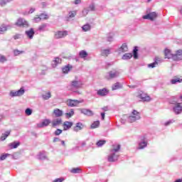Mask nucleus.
<instances>
[{
  "label": "nucleus",
  "mask_w": 182,
  "mask_h": 182,
  "mask_svg": "<svg viewBox=\"0 0 182 182\" xmlns=\"http://www.w3.org/2000/svg\"><path fill=\"white\" fill-rule=\"evenodd\" d=\"M112 149L111 150L110 155L108 156V161H117L119 159V154H117V151L120 150V145H113Z\"/></svg>",
  "instance_id": "f257e3e1"
},
{
  "label": "nucleus",
  "mask_w": 182,
  "mask_h": 182,
  "mask_svg": "<svg viewBox=\"0 0 182 182\" xmlns=\"http://www.w3.org/2000/svg\"><path fill=\"white\" fill-rule=\"evenodd\" d=\"M119 75L120 73L116 70H112L107 73L105 75V79L107 80H112V79H115V77H119Z\"/></svg>",
  "instance_id": "f03ea898"
},
{
  "label": "nucleus",
  "mask_w": 182,
  "mask_h": 182,
  "mask_svg": "<svg viewBox=\"0 0 182 182\" xmlns=\"http://www.w3.org/2000/svg\"><path fill=\"white\" fill-rule=\"evenodd\" d=\"M83 86V84L81 81H72L71 85H70L68 87V90H71L72 92H76L77 89H80Z\"/></svg>",
  "instance_id": "7ed1b4c3"
},
{
  "label": "nucleus",
  "mask_w": 182,
  "mask_h": 182,
  "mask_svg": "<svg viewBox=\"0 0 182 182\" xmlns=\"http://www.w3.org/2000/svg\"><path fill=\"white\" fill-rule=\"evenodd\" d=\"M136 120H140V113L136 110H134L132 112V116H129L128 117V122H129V123H133L136 122Z\"/></svg>",
  "instance_id": "20e7f679"
},
{
  "label": "nucleus",
  "mask_w": 182,
  "mask_h": 182,
  "mask_svg": "<svg viewBox=\"0 0 182 182\" xmlns=\"http://www.w3.org/2000/svg\"><path fill=\"white\" fill-rule=\"evenodd\" d=\"M16 26H19L20 28H28V26H29L28 21H26L23 18H18L16 22Z\"/></svg>",
  "instance_id": "39448f33"
},
{
  "label": "nucleus",
  "mask_w": 182,
  "mask_h": 182,
  "mask_svg": "<svg viewBox=\"0 0 182 182\" xmlns=\"http://www.w3.org/2000/svg\"><path fill=\"white\" fill-rule=\"evenodd\" d=\"M82 101H79L77 100H68L67 101L68 106H70V107H75L77 106L80 103H82Z\"/></svg>",
  "instance_id": "423d86ee"
},
{
  "label": "nucleus",
  "mask_w": 182,
  "mask_h": 182,
  "mask_svg": "<svg viewBox=\"0 0 182 182\" xmlns=\"http://www.w3.org/2000/svg\"><path fill=\"white\" fill-rule=\"evenodd\" d=\"M144 19H149L150 21H154L157 18V13L151 12L143 16Z\"/></svg>",
  "instance_id": "0eeeda50"
},
{
  "label": "nucleus",
  "mask_w": 182,
  "mask_h": 182,
  "mask_svg": "<svg viewBox=\"0 0 182 182\" xmlns=\"http://www.w3.org/2000/svg\"><path fill=\"white\" fill-rule=\"evenodd\" d=\"M23 93H25V90H23V88H21L19 90L16 92L11 91L10 92V96H11V97H14L15 96H22Z\"/></svg>",
  "instance_id": "6e6552de"
},
{
  "label": "nucleus",
  "mask_w": 182,
  "mask_h": 182,
  "mask_svg": "<svg viewBox=\"0 0 182 182\" xmlns=\"http://www.w3.org/2000/svg\"><path fill=\"white\" fill-rule=\"evenodd\" d=\"M163 60L160 57H156L154 63L148 65V68H156L159 65V63H161Z\"/></svg>",
  "instance_id": "1a4fd4ad"
},
{
  "label": "nucleus",
  "mask_w": 182,
  "mask_h": 182,
  "mask_svg": "<svg viewBox=\"0 0 182 182\" xmlns=\"http://www.w3.org/2000/svg\"><path fill=\"white\" fill-rule=\"evenodd\" d=\"M173 60H182V50H178L173 56Z\"/></svg>",
  "instance_id": "9d476101"
},
{
  "label": "nucleus",
  "mask_w": 182,
  "mask_h": 182,
  "mask_svg": "<svg viewBox=\"0 0 182 182\" xmlns=\"http://www.w3.org/2000/svg\"><path fill=\"white\" fill-rule=\"evenodd\" d=\"M68 31H58L55 34V39H60V38H65L67 36Z\"/></svg>",
  "instance_id": "9b49d317"
},
{
  "label": "nucleus",
  "mask_w": 182,
  "mask_h": 182,
  "mask_svg": "<svg viewBox=\"0 0 182 182\" xmlns=\"http://www.w3.org/2000/svg\"><path fill=\"white\" fill-rule=\"evenodd\" d=\"M138 97H139V99H141V100H143L144 102H150V97L148 96V95L144 92L140 93L138 95Z\"/></svg>",
  "instance_id": "f8f14e48"
},
{
  "label": "nucleus",
  "mask_w": 182,
  "mask_h": 182,
  "mask_svg": "<svg viewBox=\"0 0 182 182\" xmlns=\"http://www.w3.org/2000/svg\"><path fill=\"white\" fill-rule=\"evenodd\" d=\"M72 126H73V122L65 121L63 124V127L64 130H69V129L72 128Z\"/></svg>",
  "instance_id": "ddd939ff"
},
{
  "label": "nucleus",
  "mask_w": 182,
  "mask_h": 182,
  "mask_svg": "<svg viewBox=\"0 0 182 182\" xmlns=\"http://www.w3.org/2000/svg\"><path fill=\"white\" fill-rule=\"evenodd\" d=\"M51 124L53 127H56V126H60V124H62V119L61 118L54 119L51 122Z\"/></svg>",
  "instance_id": "4468645a"
},
{
  "label": "nucleus",
  "mask_w": 182,
  "mask_h": 182,
  "mask_svg": "<svg viewBox=\"0 0 182 182\" xmlns=\"http://www.w3.org/2000/svg\"><path fill=\"white\" fill-rule=\"evenodd\" d=\"M50 124V121L49 119H44L41 123L38 124V127H46Z\"/></svg>",
  "instance_id": "2eb2a0df"
},
{
  "label": "nucleus",
  "mask_w": 182,
  "mask_h": 182,
  "mask_svg": "<svg viewBox=\"0 0 182 182\" xmlns=\"http://www.w3.org/2000/svg\"><path fill=\"white\" fill-rule=\"evenodd\" d=\"M165 58L166 59H173V56H174V54H171V51L168 49H165L164 51Z\"/></svg>",
  "instance_id": "dca6fc26"
},
{
  "label": "nucleus",
  "mask_w": 182,
  "mask_h": 182,
  "mask_svg": "<svg viewBox=\"0 0 182 182\" xmlns=\"http://www.w3.org/2000/svg\"><path fill=\"white\" fill-rule=\"evenodd\" d=\"M26 35L28 38V39H32L33 38V35H35V31L33 28H31L28 31H26Z\"/></svg>",
  "instance_id": "f3484780"
},
{
  "label": "nucleus",
  "mask_w": 182,
  "mask_h": 182,
  "mask_svg": "<svg viewBox=\"0 0 182 182\" xmlns=\"http://www.w3.org/2000/svg\"><path fill=\"white\" fill-rule=\"evenodd\" d=\"M53 114H55V117H62L63 116V111L57 108L54 109Z\"/></svg>",
  "instance_id": "a211bd4d"
},
{
  "label": "nucleus",
  "mask_w": 182,
  "mask_h": 182,
  "mask_svg": "<svg viewBox=\"0 0 182 182\" xmlns=\"http://www.w3.org/2000/svg\"><path fill=\"white\" fill-rule=\"evenodd\" d=\"M81 113L86 116H93V112L87 109H82L80 110Z\"/></svg>",
  "instance_id": "6ab92c4d"
},
{
  "label": "nucleus",
  "mask_w": 182,
  "mask_h": 182,
  "mask_svg": "<svg viewBox=\"0 0 182 182\" xmlns=\"http://www.w3.org/2000/svg\"><path fill=\"white\" fill-rule=\"evenodd\" d=\"M110 50H111L110 49H102V50H101L102 56H105V57L109 56V55H110L112 53V52Z\"/></svg>",
  "instance_id": "aec40b11"
},
{
  "label": "nucleus",
  "mask_w": 182,
  "mask_h": 182,
  "mask_svg": "<svg viewBox=\"0 0 182 182\" xmlns=\"http://www.w3.org/2000/svg\"><path fill=\"white\" fill-rule=\"evenodd\" d=\"M182 78H179L178 77H174L173 79L171 80V83L172 85H176V83H181Z\"/></svg>",
  "instance_id": "412c9836"
},
{
  "label": "nucleus",
  "mask_w": 182,
  "mask_h": 182,
  "mask_svg": "<svg viewBox=\"0 0 182 182\" xmlns=\"http://www.w3.org/2000/svg\"><path fill=\"white\" fill-rule=\"evenodd\" d=\"M83 129V124L78 122L76 124V126L74 127L73 130L74 132H79L80 130H82Z\"/></svg>",
  "instance_id": "4be33fe9"
},
{
  "label": "nucleus",
  "mask_w": 182,
  "mask_h": 182,
  "mask_svg": "<svg viewBox=\"0 0 182 182\" xmlns=\"http://www.w3.org/2000/svg\"><path fill=\"white\" fill-rule=\"evenodd\" d=\"M108 93L109 92L106 89H102L97 91V95H99V96H106Z\"/></svg>",
  "instance_id": "5701e85b"
},
{
  "label": "nucleus",
  "mask_w": 182,
  "mask_h": 182,
  "mask_svg": "<svg viewBox=\"0 0 182 182\" xmlns=\"http://www.w3.org/2000/svg\"><path fill=\"white\" fill-rule=\"evenodd\" d=\"M19 144H21V143H19V141H14L13 143H10L9 144V149H16Z\"/></svg>",
  "instance_id": "b1692460"
},
{
  "label": "nucleus",
  "mask_w": 182,
  "mask_h": 182,
  "mask_svg": "<svg viewBox=\"0 0 182 182\" xmlns=\"http://www.w3.org/2000/svg\"><path fill=\"white\" fill-rule=\"evenodd\" d=\"M119 52H127L129 50V48L127 47V44L124 43L121 46V48H119Z\"/></svg>",
  "instance_id": "393cba45"
},
{
  "label": "nucleus",
  "mask_w": 182,
  "mask_h": 182,
  "mask_svg": "<svg viewBox=\"0 0 182 182\" xmlns=\"http://www.w3.org/2000/svg\"><path fill=\"white\" fill-rule=\"evenodd\" d=\"M11 134V131H7L4 134H2L0 139L1 141H4V140H6V137Z\"/></svg>",
  "instance_id": "a878e982"
},
{
  "label": "nucleus",
  "mask_w": 182,
  "mask_h": 182,
  "mask_svg": "<svg viewBox=\"0 0 182 182\" xmlns=\"http://www.w3.org/2000/svg\"><path fill=\"white\" fill-rule=\"evenodd\" d=\"M73 114H75V111H73V109H71L68 112L65 113V117L67 119H70V117H72Z\"/></svg>",
  "instance_id": "bb28decb"
},
{
  "label": "nucleus",
  "mask_w": 182,
  "mask_h": 182,
  "mask_svg": "<svg viewBox=\"0 0 182 182\" xmlns=\"http://www.w3.org/2000/svg\"><path fill=\"white\" fill-rule=\"evenodd\" d=\"M62 63V60L59 58H55V60L53 61V68H56V65Z\"/></svg>",
  "instance_id": "cd10ccee"
},
{
  "label": "nucleus",
  "mask_w": 182,
  "mask_h": 182,
  "mask_svg": "<svg viewBox=\"0 0 182 182\" xmlns=\"http://www.w3.org/2000/svg\"><path fill=\"white\" fill-rule=\"evenodd\" d=\"M122 87V84H120L119 82H116L112 85V90H117V89H121Z\"/></svg>",
  "instance_id": "c85d7f7f"
},
{
  "label": "nucleus",
  "mask_w": 182,
  "mask_h": 182,
  "mask_svg": "<svg viewBox=\"0 0 182 182\" xmlns=\"http://www.w3.org/2000/svg\"><path fill=\"white\" fill-rule=\"evenodd\" d=\"M132 58H133V54L132 53H126L122 56L124 60L132 59Z\"/></svg>",
  "instance_id": "c756f323"
},
{
  "label": "nucleus",
  "mask_w": 182,
  "mask_h": 182,
  "mask_svg": "<svg viewBox=\"0 0 182 182\" xmlns=\"http://www.w3.org/2000/svg\"><path fill=\"white\" fill-rule=\"evenodd\" d=\"M79 55H80V58L85 59L87 56V53L85 50H81Z\"/></svg>",
  "instance_id": "7c9ffc66"
},
{
  "label": "nucleus",
  "mask_w": 182,
  "mask_h": 182,
  "mask_svg": "<svg viewBox=\"0 0 182 182\" xmlns=\"http://www.w3.org/2000/svg\"><path fill=\"white\" fill-rule=\"evenodd\" d=\"M147 146V142L146 141H141L139 144V148L138 149H144Z\"/></svg>",
  "instance_id": "2f4dec72"
},
{
  "label": "nucleus",
  "mask_w": 182,
  "mask_h": 182,
  "mask_svg": "<svg viewBox=\"0 0 182 182\" xmlns=\"http://www.w3.org/2000/svg\"><path fill=\"white\" fill-rule=\"evenodd\" d=\"M99 124H100V122L99 121L94 122L91 124V129H96V127H99Z\"/></svg>",
  "instance_id": "473e14b6"
},
{
  "label": "nucleus",
  "mask_w": 182,
  "mask_h": 182,
  "mask_svg": "<svg viewBox=\"0 0 182 182\" xmlns=\"http://www.w3.org/2000/svg\"><path fill=\"white\" fill-rule=\"evenodd\" d=\"M82 31L84 32H87V31H90V25L86 24L82 26Z\"/></svg>",
  "instance_id": "72a5a7b5"
},
{
  "label": "nucleus",
  "mask_w": 182,
  "mask_h": 182,
  "mask_svg": "<svg viewBox=\"0 0 182 182\" xmlns=\"http://www.w3.org/2000/svg\"><path fill=\"white\" fill-rule=\"evenodd\" d=\"M38 159L40 160H43V159H46V156L45 155V152H41L38 154Z\"/></svg>",
  "instance_id": "f704fd0d"
},
{
  "label": "nucleus",
  "mask_w": 182,
  "mask_h": 182,
  "mask_svg": "<svg viewBox=\"0 0 182 182\" xmlns=\"http://www.w3.org/2000/svg\"><path fill=\"white\" fill-rule=\"evenodd\" d=\"M9 2H10L9 0H0V5L1 6H5Z\"/></svg>",
  "instance_id": "c9c22d12"
},
{
  "label": "nucleus",
  "mask_w": 182,
  "mask_h": 182,
  "mask_svg": "<svg viewBox=\"0 0 182 182\" xmlns=\"http://www.w3.org/2000/svg\"><path fill=\"white\" fill-rule=\"evenodd\" d=\"M50 92H48L45 95H43V99H44V100H48V99H50Z\"/></svg>",
  "instance_id": "e433bc0d"
},
{
  "label": "nucleus",
  "mask_w": 182,
  "mask_h": 182,
  "mask_svg": "<svg viewBox=\"0 0 182 182\" xmlns=\"http://www.w3.org/2000/svg\"><path fill=\"white\" fill-rule=\"evenodd\" d=\"M4 32H6V26H5V25L0 26V33L2 34Z\"/></svg>",
  "instance_id": "4c0bfd02"
},
{
  "label": "nucleus",
  "mask_w": 182,
  "mask_h": 182,
  "mask_svg": "<svg viewBox=\"0 0 182 182\" xmlns=\"http://www.w3.org/2000/svg\"><path fill=\"white\" fill-rule=\"evenodd\" d=\"M70 65H68V66H65V68H63V73H68V72H69V70H70Z\"/></svg>",
  "instance_id": "58836bf2"
},
{
  "label": "nucleus",
  "mask_w": 182,
  "mask_h": 182,
  "mask_svg": "<svg viewBox=\"0 0 182 182\" xmlns=\"http://www.w3.org/2000/svg\"><path fill=\"white\" fill-rule=\"evenodd\" d=\"M105 143H106V141L100 140L98 142H97V147H102V146H103V144H105Z\"/></svg>",
  "instance_id": "ea45409f"
},
{
  "label": "nucleus",
  "mask_w": 182,
  "mask_h": 182,
  "mask_svg": "<svg viewBox=\"0 0 182 182\" xmlns=\"http://www.w3.org/2000/svg\"><path fill=\"white\" fill-rule=\"evenodd\" d=\"M25 113L27 116H31L32 114V109L27 108L25 111Z\"/></svg>",
  "instance_id": "a19ab883"
},
{
  "label": "nucleus",
  "mask_w": 182,
  "mask_h": 182,
  "mask_svg": "<svg viewBox=\"0 0 182 182\" xmlns=\"http://www.w3.org/2000/svg\"><path fill=\"white\" fill-rule=\"evenodd\" d=\"M139 50L137 49V47H135L134 49V59H137L138 56H137V51Z\"/></svg>",
  "instance_id": "79ce46f5"
},
{
  "label": "nucleus",
  "mask_w": 182,
  "mask_h": 182,
  "mask_svg": "<svg viewBox=\"0 0 182 182\" xmlns=\"http://www.w3.org/2000/svg\"><path fill=\"white\" fill-rule=\"evenodd\" d=\"M71 173H80V168H74L71 170Z\"/></svg>",
  "instance_id": "37998d69"
},
{
  "label": "nucleus",
  "mask_w": 182,
  "mask_h": 182,
  "mask_svg": "<svg viewBox=\"0 0 182 182\" xmlns=\"http://www.w3.org/2000/svg\"><path fill=\"white\" fill-rule=\"evenodd\" d=\"M62 129H58L55 130V132H54V134L55 136H59V134H62Z\"/></svg>",
  "instance_id": "c03bdc74"
},
{
  "label": "nucleus",
  "mask_w": 182,
  "mask_h": 182,
  "mask_svg": "<svg viewBox=\"0 0 182 182\" xmlns=\"http://www.w3.org/2000/svg\"><path fill=\"white\" fill-rule=\"evenodd\" d=\"M0 62L4 63V62H6V58L4 55H0Z\"/></svg>",
  "instance_id": "a18cd8bd"
},
{
  "label": "nucleus",
  "mask_w": 182,
  "mask_h": 182,
  "mask_svg": "<svg viewBox=\"0 0 182 182\" xmlns=\"http://www.w3.org/2000/svg\"><path fill=\"white\" fill-rule=\"evenodd\" d=\"M40 18L41 19H48L49 16L46 14H41Z\"/></svg>",
  "instance_id": "49530a36"
},
{
  "label": "nucleus",
  "mask_w": 182,
  "mask_h": 182,
  "mask_svg": "<svg viewBox=\"0 0 182 182\" xmlns=\"http://www.w3.org/2000/svg\"><path fill=\"white\" fill-rule=\"evenodd\" d=\"M23 51H19L18 50H14V55L15 56H18V55H21V53H23Z\"/></svg>",
  "instance_id": "de8ad7c7"
},
{
  "label": "nucleus",
  "mask_w": 182,
  "mask_h": 182,
  "mask_svg": "<svg viewBox=\"0 0 182 182\" xmlns=\"http://www.w3.org/2000/svg\"><path fill=\"white\" fill-rule=\"evenodd\" d=\"M8 156H9V154H6L4 155H1L0 159L1 160H5V159H6L8 157Z\"/></svg>",
  "instance_id": "09e8293b"
},
{
  "label": "nucleus",
  "mask_w": 182,
  "mask_h": 182,
  "mask_svg": "<svg viewBox=\"0 0 182 182\" xmlns=\"http://www.w3.org/2000/svg\"><path fill=\"white\" fill-rule=\"evenodd\" d=\"M75 16H76L75 11L70 12V18H75Z\"/></svg>",
  "instance_id": "8fccbe9b"
},
{
  "label": "nucleus",
  "mask_w": 182,
  "mask_h": 182,
  "mask_svg": "<svg viewBox=\"0 0 182 182\" xmlns=\"http://www.w3.org/2000/svg\"><path fill=\"white\" fill-rule=\"evenodd\" d=\"M65 181V178H60L55 179L53 182H62V181Z\"/></svg>",
  "instance_id": "3c124183"
},
{
  "label": "nucleus",
  "mask_w": 182,
  "mask_h": 182,
  "mask_svg": "<svg viewBox=\"0 0 182 182\" xmlns=\"http://www.w3.org/2000/svg\"><path fill=\"white\" fill-rule=\"evenodd\" d=\"M34 21L35 22H40V21H42V19L41 18V16H39V17H36L34 18Z\"/></svg>",
  "instance_id": "603ef678"
},
{
  "label": "nucleus",
  "mask_w": 182,
  "mask_h": 182,
  "mask_svg": "<svg viewBox=\"0 0 182 182\" xmlns=\"http://www.w3.org/2000/svg\"><path fill=\"white\" fill-rule=\"evenodd\" d=\"M14 39H19V38H21V34H16L14 36Z\"/></svg>",
  "instance_id": "864d4df0"
},
{
  "label": "nucleus",
  "mask_w": 182,
  "mask_h": 182,
  "mask_svg": "<svg viewBox=\"0 0 182 182\" xmlns=\"http://www.w3.org/2000/svg\"><path fill=\"white\" fill-rule=\"evenodd\" d=\"M33 12H35V9H31L28 14H33Z\"/></svg>",
  "instance_id": "5fc2aeb1"
},
{
  "label": "nucleus",
  "mask_w": 182,
  "mask_h": 182,
  "mask_svg": "<svg viewBox=\"0 0 182 182\" xmlns=\"http://www.w3.org/2000/svg\"><path fill=\"white\" fill-rule=\"evenodd\" d=\"M81 1L80 0H75V4L78 5V4H80Z\"/></svg>",
  "instance_id": "6e6d98bb"
},
{
  "label": "nucleus",
  "mask_w": 182,
  "mask_h": 182,
  "mask_svg": "<svg viewBox=\"0 0 182 182\" xmlns=\"http://www.w3.org/2000/svg\"><path fill=\"white\" fill-rule=\"evenodd\" d=\"M102 110H104V112H107V110H109V107H104L102 108Z\"/></svg>",
  "instance_id": "4d7b16f0"
},
{
  "label": "nucleus",
  "mask_w": 182,
  "mask_h": 182,
  "mask_svg": "<svg viewBox=\"0 0 182 182\" xmlns=\"http://www.w3.org/2000/svg\"><path fill=\"white\" fill-rule=\"evenodd\" d=\"M107 41L108 42H112V41H113V37H108Z\"/></svg>",
  "instance_id": "13d9d810"
},
{
  "label": "nucleus",
  "mask_w": 182,
  "mask_h": 182,
  "mask_svg": "<svg viewBox=\"0 0 182 182\" xmlns=\"http://www.w3.org/2000/svg\"><path fill=\"white\" fill-rule=\"evenodd\" d=\"M101 117L102 120H105V112L101 113Z\"/></svg>",
  "instance_id": "bf43d9fd"
},
{
  "label": "nucleus",
  "mask_w": 182,
  "mask_h": 182,
  "mask_svg": "<svg viewBox=\"0 0 182 182\" xmlns=\"http://www.w3.org/2000/svg\"><path fill=\"white\" fill-rule=\"evenodd\" d=\"M171 121H168L167 122L165 123V126H168V124H171Z\"/></svg>",
  "instance_id": "052dcab7"
},
{
  "label": "nucleus",
  "mask_w": 182,
  "mask_h": 182,
  "mask_svg": "<svg viewBox=\"0 0 182 182\" xmlns=\"http://www.w3.org/2000/svg\"><path fill=\"white\" fill-rule=\"evenodd\" d=\"M58 140H59V138H54L53 141L56 142V141H58Z\"/></svg>",
  "instance_id": "680f3d73"
},
{
  "label": "nucleus",
  "mask_w": 182,
  "mask_h": 182,
  "mask_svg": "<svg viewBox=\"0 0 182 182\" xmlns=\"http://www.w3.org/2000/svg\"><path fill=\"white\" fill-rule=\"evenodd\" d=\"M61 144H63V146H65V141H61Z\"/></svg>",
  "instance_id": "e2e57ef3"
},
{
  "label": "nucleus",
  "mask_w": 182,
  "mask_h": 182,
  "mask_svg": "<svg viewBox=\"0 0 182 182\" xmlns=\"http://www.w3.org/2000/svg\"><path fill=\"white\" fill-rule=\"evenodd\" d=\"M171 105H174V102H173V101H170L169 102Z\"/></svg>",
  "instance_id": "0e129e2a"
},
{
  "label": "nucleus",
  "mask_w": 182,
  "mask_h": 182,
  "mask_svg": "<svg viewBox=\"0 0 182 182\" xmlns=\"http://www.w3.org/2000/svg\"><path fill=\"white\" fill-rule=\"evenodd\" d=\"M150 1H151V0H148V2H150Z\"/></svg>",
  "instance_id": "69168bd1"
}]
</instances>
